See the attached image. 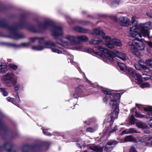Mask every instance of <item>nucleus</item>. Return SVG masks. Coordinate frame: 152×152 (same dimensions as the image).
I'll return each mask as SVG.
<instances>
[{
	"mask_svg": "<svg viewBox=\"0 0 152 152\" xmlns=\"http://www.w3.org/2000/svg\"><path fill=\"white\" fill-rule=\"evenodd\" d=\"M0 91L2 93L3 95L4 96H7L8 93L3 88H0Z\"/></svg>",
	"mask_w": 152,
	"mask_h": 152,
	"instance_id": "obj_41",
	"label": "nucleus"
},
{
	"mask_svg": "<svg viewBox=\"0 0 152 152\" xmlns=\"http://www.w3.org/2000/svg\"><path fill=\"white\" fill-rule=\"evenodd\" d=\"M128 129V131L129 134L138 133L137 131L133 128Z\"/></svg>",
	"mask_w": 152,
	"mask_h": 152,
	"instance_id": "obj_37",
	"label": "nucleus"
},
{
	"mask_svg": "<svg viewBox=\"0 0 152 152\" xmlns=\"http://www.w3.org/2000/svg\"><path fill=\"white\" fill-rule=\"evenodd\" d=\"M16 98L17 99V101L19 103L20 102V100L19 99V96L18 94L16 95Z\"/></svg>",
	"mask_w": 152,
	"mask_h": 152,
	"instance_id": "obj_58",
	"label": "nucleus"
},
{
	"mask_svg": "<svg viewBox=\"0 0 152 152\" xmlns=\"http://www.w3.org/2000/svg\"><path fill=\"white\" fill-rule=\"evenodd\" d=\"M140 87L142 88H148L150 87V84L147 82H144L140 84Z\"/></svg>",
	"mask_w": 152,
	"mask_h": 152,
	"instance_id": "obj_29",
	"label": "nucleus"
},
{
	"mask_svg": "<svg viewBox=\"0 0 152 152\" xmlns=\"http://www.w3.org/2000/svg\"><path fill=\"white\" fill-rule=\"evenodd\" d=\"M127 71L128 73L132 76L134 74V73L135 72L133 69L130 67L128 69Z\"/></svg>",
	"mask_w": 152,
	"mask_h": 152,
	"instance_id": "obj_32",
	"label": "nucleus"
},
{
	"mask_svg": "<svg viewBox=\"0 0 152 152\" xmlns=\"http://www.w3.org/2000/svg\"><path fill=\"white\" fill-rule=\"evenodd\" d=\"M98 49L100 51L103 52L105 55L99 52H95L91 48L88 49V52L91 53H95L96 54L100 55L104 59H107L110 61H112L115 55L113 52H110L107 49L104 48L101 46H99Z\"/></svg>",
	"mask_w": 152,
	"mask_h": 152,
	"instance_id": "obj_4",
	"label": "nucleus"
},
{
	"mask_svg": "<svg viewBox=\"0 0 152 152\" xmlns=\"http://www.w3.org/2000/svg\"><path fill=\"white\" fill-rule=\"evenodd\" d=\"M7 70V68L6 64L5 63L0 64V72L4 73L6 72Z\"/></svg>",
	"mask_w": 152,
	"mask_h": 152,
	"instance_id": "obj_17",
	"label": "nucleus"
},
{
	"mask_svg": "<svg viewBox=\"0 0 152 152\" xmlns=\"http://www.w3.org/2000/svg\"><path fill=\"white\" fill-rule=\"evenodd\" d=\"M55 43L51 41H48L45 42L43 45H35L32 47V49L35 50H41L45 48H50L51 47L54 46Z\"/></svg>",
	"mask_w": 152,
	"mask_h": 152,
	"instance_id": "obj_7",
	"label": "nucleus"
},
{
	"mask_svg": "<svg viewBox=\"0 0 152 152\" xmlns=\"http://www.w3.org/2000/svg\"><path fill=\"white\" fill-rule=\"evenodd\" d=\"M137 17L135 16H133L132 17L131 19V23L132 24H134L135 22H136L135 24L133 25L132 26H135L137 23H137L136 21Z\"/></svg>",
	"mask_w": 152,
	"mask_h": 152,
	"instance_id": "obj_35",
	"label": "nucleus"
},
{
	"mask_svg": "<svg viewBox=\"0 0 152 152\" xmlns=\"http://www.w3.org/2000/svg\"><path fill=\"white\" fill-rule=\"evenodd\" d=\"M151 78V77L150 76H147L145 77H142V79H144L145 80H148Z\"/></svg>",
	"mask_w": 152,
	"mask_h": 152,
	"instance_id": "obj_55",
	"label": "nucleus"
},
{
	"mask_svg": "<svg viewBox=\"0 0 152 152\" xmlns=\"http://www.w3.org/2000/svg\"><path fill=\"white\" fill-rule=\"evenodd\" d=\"M7 27L8 30L10 31V33L8 37L15 39L23 38L25 36L22 34L18 33L16 31V29L18 28H23V26L20 27V26L14 25V26H7Z\"/></svg>",
	"mask_w": 152,
	"mask_h": 152,
	"instance_id": "obj_5",
	"label": "nucleus"
},
{
	"mask_svg": "<svg viewBox=\"0 0 152 152\" xmlns=\"http://www.w3.org/2000/svg\"><path fill=\"white\" fill-rule=\"evenodd\" d=\"M136 122L137 121H136V120L134 118L133 115H132L130 118V123L131 124H136Z\"/></svg>",
	"mask_w": 152,
	"mask_h": 152,
	"instance_id": "obj_34",
	"label": "nucleus"
},
{
	"mask_svg": "<svg viewBox=\"0 0 152 152\" xmlns=\"http://www.w3.org/2000/svg\"><path fill=\"white\" fill-rule=\"evenodd\" d=\"M152 28V23L149 21L144 24L137 23L135 26L129 28L128 29V32L129 35L132 37L138 35L139 36V39L141 37V35L143 37L148 36L151 38L152 37V36L150 35L148 30Z\"/></svg>",
	"mask_w": 152,
	"mask_h": 152,
	"instance_id": "obj_2",
	"label": "nucleus"
},
{
	"mask_svg": "<svg viewBox=\"0 0 152 152\" xmlns=\"http://www.w3.org/2000/svg\"><path fill=\"white\" fill-rule=\"evenodd\" d=\"M136 125L137 127L141 128H146L148 127L146 124L140 121H137Z\"/></svg>",
	"mask_w": 152,
	"mask_h": 152,
	"instance_id": "obj_16",
	"label": "nucleus"
},
{
	"mask_svg": "<svg viewBox=\"0 0 152 152\" xmlns=\"http://www.w3.org/2000/svg\"><path fill=\"white\" fill-rule=\"evenodd\" d=\"M7 23L5 21L3 20L0 21V26L4 27L7 26Z\"/></svg>",
	"mask_w": 152,
	"mask_h": 152,
	"instance_id": "obj_39",
	"label": "nucleus"
},
{
	"mask_svg": "<svg viewBox=\"0 0 152 152\" xmlns=\"http://www.w3.org/2000/svg\"><path fill=\"white\" fill-rule=\"evenodd\" d=\"M135 116L136 117L140 118H143L144 115L140 114L139 113L136 112Z\"/></svg>",
	"mask_w": 152,
	"mask_h": 152,
	"instance_id": "obj_47",
	"label": "nucleus"
},
{
	"mask_svg": "<svg viewBox=\"0 0 152 152\" xmlns=\"http://www.w3.org/2000/svg\"><path fill=\"white\" fill-rule=\"evenodd\" d=\"M30 45V43L29 42H24L21 43L20 46L25 47H27Z\"/></svg>",
	"mask_w": 152,
	"mask_h": 152,
	"instance_id": "obj_40",
	"label": "nucleus"
},
{
	"mask_svg": "<svg viewBox=\"0 0 152 152\" xmlns=\"http://www.w3.org/2000/svg\"><path fill=\"white\" fill-rule=\"evenodd\" d=\"M102 42V40L98 37L94 38L92 40L90 41V43L93 44H99L101 43Z\"/></svg>",
	"mask_w": 152,
	"mask_h": 152,
	"instance_id": "obj_19",
	"label": "nucleus"
},
{
	"mask_svg": "<svg viewBox=\"0 0 152 152\" xmlns=\"http://www.w3.org/2000/svg\"><path fill=\"white\" fill-rule=\"evenodd\" d=\"M109 17L111 19L114 20H116L117 18L116 17L114 16L113 15H110Z\"/></svg>",
	"mask_w": 152,
	"mask_h": 152,
	"instance_id": "obj_53",
	"label": "nucleus"
},
{
	"mask_svg": "<svg viewBox=\"0 0 152 152\" xmlns=\"http://www.w3.org/2000/svg\"><path fill=\"white\" fill-rule=\"evenodd\" d=\"M15 146H12L8 150H7V151H8L9 152H11L14 151L15 150Z\"/></svg>",
	"mask_w": 152,
	"mask_h": 152,
	"instance_id": "obj_50",
	"label": "nucleus"
},
{
	"mask_svg": "<svg viewBox=\"0 0 152 152\" xmlns=\"http://www.w3.org/2000/svg\"><path fill=\"white\" fill-rule=\"evenodd\" d=\"M134 66L135 68L138 70L140 69L141 68L144 69H146V67L145 66V65L140 64L139 63L135 64Z\"/></svg>",
	"mask_w": 152,
	"mask_h": 152,
	"instance_id": "obj_22",
	"label": "nucleus"
},
{
	"mask_svg": "<svg viewBox=\"0 0 152 152\" xmlns=\"http://www.w3.org/2000/svg\"><path fill=\"white\" fill-rule=\"evenodd\" d=\"M119 0H115L112 2V5L113 7L117 6L119 4Z\"/></svg>",
	"mask_w": 152,
	"mask_h": 152,
	"instance_id": "obj_38",
	"label": "nucleus"
},
{
	"mask_svg": "<svg viewBox=\"0 0 152 152\" xmlns=\"http://www.w3.org/2000/svg\"><path fill=\"white\" fill-rule=\"evenodd\" d=\"M130 23V20L126 17H121L119 18V23L122 26H127Z\"/></svg>",
	"mask_w": 152,
	"mask_h": 152,
	"instance_id": "obj_9",
	"label": "nucleus"
},
{
	"mask_svg": "<svg viewBox=\"0 0 152 152\" xmlns=\"http://www.w3.org/2000/svg\"><path fill=\"white\" fill-rule=\"evenodd\" d=\"M144 132L145 134H149L150 132L149 130L145 129L144 130Z\"/></svg>",
	"mask_w": 152,
	"mask_h": 152,
	"instance_id": "obj_63",
	"label": "nucleus"
},
{
	"mask_svg": "<svg viewBox=\"0 0 152 152\" xmlns=\"http://www.w3.org/2000/svg\"><path fill=\"white\" fill-rule=\"evenodd\" d=\"M74 29L77 32L85 33L87 32L88 30L80 27H75L74 28Z\"/></svg>",
	"mask_w": 152,
	"mask_h": 152,
	"instance_id": "obj_20",
	"label": "nucleus"
},
{
	"mask_svg": "<svg viewBox=\"0 0 152 152\" xmlns=\"http://www.w3.org/2000/svg\"><path fill=\"white\" fill-rule=\"evenodd\" d=\"M83 88L82 86H80L77 87L76 89V92L78 94H80L83 92Z\"/></svg>",
	"mask_w": 152,
	"mask_h": 152,
	"instance_id": "obj_33",
	"label": "nucleus"
},
{
	"mask_svg": "<svg viewBox=\"0 0 152 152\" xmlns=\"http://www.w3.org/2000/svg\"><path fill=\"white\" fill-rule=\"evenodd\" d=\"M7 99L8 101L11 102L14 104H15V101L13 98L9 97L7 98Z\"/></svg>",
	"mask_w": 152,
	"mask_h": 152,
	"instance_id": "obj_49",
	"label": "nucleus"
},
{
	"mask_svg": "<svg viewBox=\"0 0 152 152\" xmlns=\"http://www.w3.org/2000/svg\"><path fill=\"white\" fill-rule=\"evenodd\" d=\"M50 28H52V35L55 37L57 43L64 47L70 46L72 45V43H69L67 41L59 38V37H62L63 35L62 28L60 26L56 25L50 20H46L43 23L40 24L37 28H36L32 26H30L28 29L33 32L41 33L45 30Z\"/></svg>",
	"mask_w": 152,
	"mask_h": 152,
	"instance_id": "obj_1",
	"label": "nucleus"
},
{
	"mask_svg": "<svg viewBox=\"0 0 152 152\" xmlns=\"http://www.w3.org/2000/svg\"><path fill=\"white\" fill-rule=\"evenodd\" d=\"M118 142L115 140H111L108 142L106 144L105 146V149L107 150L108 149L110 148V146L111 145H115L118 144Z\"/></svg>",
	"mask_w": 152,
	"mask_h": 152,
	"instance_id": "obj_18",
	"label": "nucleus"
},
{
	"mask_svg": "<svg viewBox=\"0 0 152 152\" xmlns=\"http://www.w3.org/2000/svg\"><path fill=\"white\" fill-rule=\"evenodd\" d=\"M88 40V37L85 35L76 36V43H79L80 41L86 42Z\"/></svg>",
	"mask_w": 152,
	"mask_h": 152,
	"instance_id": "obj_12",
	"label": "nucleus"
},
{
	"mask_svg": "<svg viewBox=\"0 0 152 152\" xmlns=\"http://www.w3.org/2000/svg\"><path fill=\"white\" fill-rule=\"evenodd\" d=\"M65 38L69 40V43H72V45H73V43H76V36L67 35L65 36Z\"/></svg>",
	"mask_w": 152,
	"mask_h": 152,
	"instance_id": "obj_10",
	"label": "nucleus"
},
{
	"mask_svg": "<svg viewBox=\"0 0 152 152\" xmlns=\"http://www.w3.org/2000/svg\"><path fill=\"white\" fill-rule=\"evenodd\" d=\"M105 45L107 48L110 49H113L115 47L112 41L109 42H105Z\"/></svg>",
	"mask_w": 152,
	"mask_h": 152,
	"instance_id": "obj_28",
	"label": "nucleus"
},
{
	"mask_svg": "<svg viewBox=\"0 0 152 152\" xmlns=\"http://www.w3.org/2000/svg\"><path fill=\"white\" fill-rule=\"evenodd\" d=\"M145 111H150V112L147 115V117L152 118V107L149 106L144 108Z\"/></svg>",
	"mask_w": 152,
	"mask_h": 152,
	"instance_id": "obj_21",
	"label": "nucleus"
},
{
	"mask_svg": "<svg viewBox=\"0 0 152 152\" xmlns=\"http://www.w3.org/2000/svg\"><path fill=\"white\" fill-rule=\"evenodd\" d=\"M146 69L152 68V59H149L147 60L146 61Z\"/></svg>",
	"mask_w": 152,
	"mask_h": 152,
	"instance_id": "obj_25",
	"label": "nucleus"
},
{
	"mask_svg": "<svg viewBox=\"0 0 152 152\" xmlns=\"http://www.w3.org/2000/svg\"><path fill=\"white\" fill-rule=\"evenodd\" d=\"M145 139H144L143 138L141 137H139L137 138V142H136L139 144L145 142Z\"/></svg>",
	"mask_w": 152,
	"mask_h": 152,
	"instance_id": "obj_36",
	"label": "nucleus"
},
{
	"mask_svg": "<svg viewBox=\"0 0 152 152\" xmlns=\"http://www.w3.org/2000/svg\"><path fill=\"white\" fill-rule=\"evenodd\" d=\"M75 48L76 50H80L82 48V47L81 46H78L76 47Z\"/></svg>",
	"mask_w": 152,
	"mask_h": 152,
	"instance_id": "obj_62",
	"label": "nucleus"
},
{
	"mask_svg": "<svg viewBox=\"0 0 152 152\" xmlns=\"http://www.w3.org/2000/svg\"><path fill=\"white\" fill-rule=\"evenodd\" d=\"M136 107H137V108H138L139 109L142 110V106L140 105H137V104H136Z\"/></svg>",
	"mask_w": 152,
	"mask_h": 152,
	"instance_id": "obj_64",
	"label": "nucleus"
},
{
	"mask_svg": "<svg viewBox=\"0 0 152 152\" xmlns=\"http://www.w3.org/2000/svg\"><path fill=\"white\" fill-rule=\"evenodd\" d=\"M117 56L123 61H125L127 57L126 55L122 52H118L117 50L115 52Z\"/></svg>",
	"mask_w": 152,
	"mask_h": 152,
	"instance_id": "obj_13",
	"label": "nucleus"
},
{
	"mask_svg": "<svg viewBox=\"0 0 152 152\" xmlns=\"http://www.w3.org/2000/svg\"><path fill=\"white\" fill-rule=\"evenodd\" d=\"M142 35H141V37L140 39H139V36L137 35L133 37H135V39L132 40V42H129L128 43L132 51L137 56H138L140 55L139 50H143L145 48V45L141 41L142 39Z\"/></svg>",
	"mask_w": 152,
	"mask_h": 152,
	"instance_id": "obj_3",
	"label": "nucleus"
},
{
	"mask_svg": "<svg viewBox=\"0 0 152 152\" xmlns=\"http://www.w3.org/2000/svg\"><path fill=\"white\" fill-rule=\"evenodd\" d=\"M89 148L93 151L96 152H102V148L99 146L93 145L90 146Z\"/></svg>",
	"mask_w": 152,
	"mask_h": 152,
	"instance_id": "obj_14",
	"label": "nucleus"
},
{
	"mask_svg": "<svg viewBox=\"0 0 152 152\" xmlns=\"http://www.w3.org/2000/svg\"><path fill=\"white\" fill-rule=\"evenodd\" d=\"M103 38L105 40L106 42H109L112 41L110 37H109L106 36H103Z\"/></svg>",
	"mask_w": 152,
	"mask_h": 152,
	"instance_id": "obj_44",
	"label": "nucleus"
},
{
	"mask_svg": "<svg viewBox=\"0 0 152 152\" xmlns=\"http://www.w3.org/2000/svg\"><path fill=\"white\" fill-rule=\"evenodd\" d=\"M55 45L56 44H55ZM56 45L54 46L51 47L50 48H51V50L53 52L57 53L58 54H61L62 53V51L59 49L56 48L55 47Z\"/></svg>",
	"mask_w": 152,
	"mask_h": 152,
	"instance_id": "obj_27",
	"label": "nucleus"
},
{
	"mask_svg": "<svg viewBox=\"0 0 152 152\" xmlns=\"http://www.w3.org/2000/svg\"><path fill=\"white\" fill-rule=\"evenodd\" d=\"M118 65L121 70H125L126 69V66L120 62L118 63Z\"/></svg>",
	"mask_w": 152,
	"mask_h": 152,
	"instance_id": "obj_30",
	"label": "nucleus"
},
{
	"mask_svg": "<svg viewBox=\"0 0 152 152\" xmlns=\"http://www.w3.org/2000/svg\"><path fill=\"white\" fill-rule=\"evenodd\" d=\"M148 111V114L146 115V117L147 118H151L150 120H149L148 121V124L149 126L151 127L152 128V118H149L148 117H147V115L148 114V113L150 112V111Z\"/></svg>",
	"mask_w": 152,
	"mask_h": 152,
	"instance_id": "obj_43",
	"label": "nucleus"
},
{
	"mask_svg": "<svg viewBox=\"0 0 152 152\" xmlns=\"http://www.w3.org/2000/svg\"><path fill=\"white\" fill-rule=\"evenodd\" d=\"M10 45H11V46L13 47H19V46L18 45L16 44H12V43H10Z\"/></svg>",
	"mask_w": 152,
	"mask_h": 152,
	"instance_id": "obj_61",
	"label": "nucleus"
},
{
	"mask_svg": "<svg viewBox=\"0 0 152 152\" xmlns=\"http://www.w3.org/2000/svg\"><path fill=\"white\" fill-rule=\"evenodd\" d=\"M145 143L146 145L152 147V137H148L145 138Z\"/></svg>",
	"mask_w": 152,
	"mask_h": 152,
	"instance_id": "obj_15",
	"label": "nucleus"
},
{
	"mask_svg": "<svg viewBox=\"0 0 152 152\" xmlns=\"http://www.w3.org/2000/svg\"><path fill=\"white\" fill-rule=\"evenodd\" d=\"M147 14L149 17L152 18V11L148 12Z\"/></svg>",
	"mask_w": 152,
	"mask_h": 152,
	"instance_id": "obj_57",
	"label": "nucleus"
},
{
	"mask_svg": "<svg viewBox=\"0 0 152 152\" xmlns=\"http://www.w3.org/2000/svg\"><path fill=\"white\" fill-rule=\"evenodd\" d=\"M102 92L104 93L105 94L111 95V93L110 92L106 90H102Z\"/></svg>",
	"mask_w": 152,
	"mask_h": 152,
	"instance_id": "obj_52",
	"label": "nucleus"
},
{
	"mask_svg": "<svg viewBox=\"0 0 152 152\" xmlns=\"http://www.w3.org/2000/svg\"><path fill=\"white\" fill-rule=\"evenodd\" d=\"M37 39L40 44H42V45H43V44L45 42L43 43L44 40V37H38V38Z\"/></svg>",
	"mask_w": 152,
	"mask_h": 152,
	"instance_id": "obj_45",
	"label": "nucleus"
},
{
	"mask_svg": "<svg viewBox=\"0 0 152 152\" xmlns=\"http://www.w3.org/2000/svg\"><path fill=\"white\" fill-rule=\"evenodd\" d=\"M134 73L133 75H132V76L135 80H137L138 81L141 80L142 78L141 75L137 73L136 72H134Z\"/></svg>",
	"mask_w": 152,
	"mask_h": 152,
	"instance_id": "obj_26",
	"label": "nucleus"
},
{
	"mask_svg": "<svg viewBox=\"0 0 152 152\" xmlns=\"http://www.w3.org/2000/svg\"><path fill=\"white\" fill-rule=\"evenodd\" d=\"M138 142L137 141V139L134 138L131 135L126 136L125 138L124 141V142Z\"/></svg>",
	"mask_w": 152,
	"mask_h": 152,
	"instance_id": "obj_11",
	"label": "nucleus"
},
{
	"mask_svg": "<svg viewBox=\"0 0 152 152\" xmlns=\"http://www.w3.org/2000/svg\"><path fill=\"white\" fill-rule=\"evenodd\" d=\"M86 131L88 132H92L94 131V129L92 128H88L87 129Z\"/></svg>",
	"mask_w": 152,
	"mask_h": 152,
	"instance_id": "obj_54",
	"label": "nucleus"
},
{
	"mask_svg": "<svg viewBox=\"0 0 152 152\" xmlns=\"http://www.w3.org/2000/svg\"><path fill=\"white\" fill-rule=\"evenodd\" d=\"M94 31L96 34L103 35L104 34L103 31L99 28H96L94 29Z\"/></svg>",
	"mask_w": 152,
	"mask_h": 152,
	"instance_id": "obj_23",
	"label": "nucleus"
},
{
	"mask_svg": "<svg viewBox=\"0 0 152 152\" xmlns=\"http://www.w3.org/2000/svg\"><path fill=\"white\" fill-rule=\"evenodd\" d=\"M43 133L45 135H50V133L48 132L47 130L45 129L43 130Z\"/></svg>",
	"mask_w": 152,
	"mask_h": 152,
	"instance_id": "obj_51",
	"label": "nucleus"
},
{
	"mask_svg": "<svg viewBox=\"0 0 152 152\" xmlns=\"http://www.w3.org/2000/svg\"><path fill=\"white\" fill-rule=\"evenodd\" d=\"M118 94H116L114 96H112V98L114 99H112L110 103V105L112 106L113 108L114 109V111L115 114H118L119 112L118 108V105L117 104L116 100V97L118 96Z\"/></svg>",
	"mask_w": 152,
	"mask_h": 152,
	"instance_id": "obj_8",
	"label": "nucleus"
},
{
	"mask_svg": "<svg viewBox=\"0 0 152 152\" xmlns=\"http://www.w3.org/2000/svg\"><path fill=\"white\" fill-rule=\"evenodd\" d=\"M38 37H32L30 38V40L31 42H34L36 41L37 40H38Z\"/></svg>",
	"mask_w": 152,
	"mask_h": 152,
	"instance_id": "obj_46",
	"label": "nucleus"
},
{
	"mask_svg": "<svg viewBox=\"0 0 152 152\" xmlns=\"http://www.w3.org/2000/svg\"><path fill=\"white\" fill-rule=\"evenodd\" d=\"M135 148L133 146L131 147L129 152H137Z\"/></svg>",
	"mask_w": 152,
	"mask_h": 152,
	"instance_id": "obj_48",
	"label": "nucleus"
},
{
	"mask_svg": "<svg viewBox=\"0 0 152 152\" xmlns=\"http://www.w3.org/2000/svg\"><path fill=\"white\" fill-rule=\"evenodd\" d=\"M122 134H129L128 129H126L125 130L123 131L122 132Z\"/></svg>",
	"mask_w": 152,
	"mask_h": 152,
	"instance_id": "obj_56",
	"label": "nucleus"
},
{
	"mask_svg": "<svg viewBox=\"0 0 152 152\" xmlns=\"http://www.w3.org/2000/svg\"><path fill=\"white\" fill-rule=\"evenodd\" d=\"M15 75L14 74L8 72L3 77V80L4 83L7 86H10L13 83H14Z\"/></svg>",
	"mask_w": 152,
	"mask_h": 152,
	"instance_id": "obj_6",
	"label": "nucleus"
},
{
	"mask_svg": "<svg viewBox=\"0 0 152 152\" xmlns=\"http://www.w3.org/2000/svg\"><path fill=\"white\" fill-rule=\"evenodd\" d=\"M147 44L149 47L152 48V42L150 41H148L147 42Z\"/></svg>",
	"mask_w": 152,
	"mask_h": 152,
	"instance_id": "obj_59",
	"label": "nucleus"
},
{
	"mask_svg": "<svg viewBox=\"0 0 152 152\" xmlns=\"http://www.w3.org/2000/svg\"><path fill=\"white\" fill-rule=\"evenodd\" d=\"M113 43V44L118 46H120L122 45V43L120 41L116 39H114L112 40Z\"/></svg>",
	"mask_w": 152,
	"mask_h": 152,
	"instance_id": "obj_24",
	"label": "nucleus"
},
{
	"mask_svg": "<svg viewBox=\"0 0 152 152\" xmlns=\"http://www.w3.org/2000/svg\"><path fill=\"white\" fill-rule=\"evenodd\" d=\"M9 66L13 70L17 69L18 68L17 65L13 64H10Z\"/></svg>",
	"mask_w": 152,
	"mask_h": 152,
	"instance_id": "obj_42",
	"label": "nucleus"
},
{
	"mask_svg": "<svg viewBox=\"0 0 152 152\" xmlns=\"http://www.w3.org/2000/svg\"><path fill=\"white\" fill-rule=\"evenodd\" d=\"M107 97L106 96H105L103 98V101L105 103H107Z\"/></svg>",
	"mask_w": 152,
	"mask_h": 152,
	"instance_id": "obj_60",
	"label": "nucleus"
},
{
	"mask_svg": "<svg viewBox=\"0 0 152 152\" xmlns=\"http://www.w3.org/2000/svg\"><path fill=\"white\" fill-rule=\"evenodd\" d=\"M15 86V90L16 91H18L20 87V85L17 83V82L14 81V83H13Z\"/></svg>",
	"mask_w": 152,
	"mask_h": 152,
	"instance_id": "obj_31",
	"label": "nucleus"
}]
</instances>
